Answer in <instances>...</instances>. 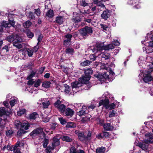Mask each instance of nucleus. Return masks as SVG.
<instances>
[{"label":"nucleus","mask_w":153,"mask_h":153,"mask_svg":"<svg viewBox=\"0 0 153 153\" xmlns=\"http://www.w3.org/2000/svg\"><path fill=\"white\" fill-rule=\"evenodd\" d=\"M38 116V115L37 113L34 112L29 115V118L30 120H35Z\"/></svg>","instance_id":"obj_33"},{"label":"nucleus","mask_w":153,"mask_h":153,"mask_svg":"<svg viewBox=\"0 0 153 153\" xmlns=\"http://www.w3.org/2000/svg\"><path fill=\"white\" fill-rule=\"evenodd\" d=\"M26 112V110L25 109H20L17 111V115L20 116L24 114Z\"/></svg>","instance_id":"obj_40"},{"label":"nucleus","mask_w":153,"mask_h":153,"mask_svg":"<svg viewBox=\"0 0 153 153\" xmlns=\"http://www.w3.org/2000/svg\"><path fill=\"white\" fill-rule=\"evenodd\" d=\"M90 78L89 76H86L85 75V76H83L82 78L79 79V81L82 84L84 83L85 84H87L89 80H90Z\"/></svg>","instance_id":"obj_19"},{"label":"nucleus","mask_w":153,"mask_h":153,"mask_svg":"<svg viewBox=\"0 0 153 153\" xmlns=\"http://www.w3.org/2000/svg\"><path fill=\"white\" fill-rule=\"evenodd\" d=\"M142 44L149 47L146 49V52L150 53L153 52V35L152 33H148L144 41H142Z\"/></svg>","instance_id":"obj_2"},{"label":"nucleus","mask_w":153,"mask_h":153,"mask_svg":"<svg viewBox=\"0 0 153 153\" xmlns=\"http://www.w3.org/2000/svg\"><path fill=\"white\" fill-rule=\"evenodd\" d=\"M78 81H75L71 83L72 88H77L82 86V83Z\"/></svg>","instance_id":"obj_26"},{"label":"nucleus","mask_w":153,"mask_h":153,"mask_svg":"<svg viewBox=\"0 0 153 153\" xmlns=\"http://www.w3.org/2000/svg\"><path fill=\"white\" fill-rule=\"evenodd\" d=\"M26 131L23 129L19 130L17 132V135L19 136H21L25 133Z\"/></svg>","instance_id":"obj_51"},{"label":"nucleus","mask_w":153,"mask_h":153,"mask_svg":"<svg viewBox=\"0 0 153 153\" xmlns=\"http://www.w3.org/2000/svg\"><path fill=\"white\" fill-rule=\"evenodd\" d=\"M103 127L104 129L106 131H111L113 129V127L110 123L104 124Z\"/></svg>","instance_id":"obj_25"},{"label":"nucleus","mask_w":153,"mask_h":153,"mask_svg":"<svg viewBox=\"0 0 153 153\" xmlns=\"http://www.w3.org/2000/svg\"><path fill=\"white\" fill-rule=\"evenodd\" d=\"M97 123L101 126H102L103 125L104 121L103 120H101L99 118H98L97 119Z\"/></svg>","instance_id":"obj_52"},{"label":"nucleus","mask_w":153,"mask_h":153,"mask_svg":"<svg viewBox=\"0 0 153 153\" xmlns=\"http://www.w3.org/2000/svg\"><path fill=\"white\" fill-rule=\"evenodd\" d=\"M65 19L63 16H58L56 18L55 21L56 23L61 25L65 21Z\"/></svg>","instance_id":"obj_20"},{"label":"nucleus","mask_w":153,"mask_h":153,"mask_svg":"<svg viewBox=\"0 0 153 153\" xmlns=\"http://www.w3.org/2000/svg\"><path fill=\"white\" fill-rule=\"evenodd\" d=\"M66 116L71 117L74 114V111L73 110L69 108H66L64 112Z\"/></svg>","instance_id":"obj_17"},{"label":"nucleus","mask_w":153,"mask_h":153,"mask_svg":"<svg viewBox=\"0 0 153 153\" xmlns=\"http://www.w3.org/2000/svg\"><path fill=\"white\" fill-rule=\"evenodd\" d=\"M7 150H10V151H13L14 149H16V146H14L13 147H11L9 145H7Z\"/></svg>","instance_id":"obj_56"},{"label":"nucleus","mask_w":153,"mask_h":153,"mask_svg":"<svg viewBox=\"0 0 153 153\" xmlns=\"http://www.w3.org/2000/svg\"><path fill=\"white\" fill-rule=\"evenodd\" d=\"M14 39V38L11 36H9L7 37V40L10 42H13Z\"/></svg>","instance_id":"obj_60"},{"label":"nucleus","mask_w":153,"mask_h":153,"mask_svg":"<svg viewBox=\"0 0 153 153\" xmlns=\"http://www.w3.org/2000/svg\"><path fill=\"white\" fill-rule=\"evenodd\" d=\"M18 102L17 98L15 97L11 98V100L10 101V103L11 107L14 106L15 104L17 103Z\"/></svg>","instance_id":"obj_27"},{"label":"nucleus","mask_w":153,"mask_h":153,"mask_svg":"<svg viewBox=\"0 0 153 153\" xmlns=\"http://www.w3.org/2000/svg\"><path fill=\"white\" fill-rule=\"evenodd\" d=\"M59 120L60 122V123L62 125H64L66 124V121L62 117L59 118Z\"/></svg>","instance_id":"obj_50"},{"label":"nucleus","mask_w":153,"mask_h":153,"mask_svg":"<svg viewBox=\"0 0 153 153\" xmlns=\"http://www.w3.org/2000/svg\"><path fill=\"white\" fill-rule=\"evenodd\" d=\"M96 56L94 54L90 55L89 56V58L92 61H94L96 59Z\"/></svg>","instance_id":"obj_61"},{"label":"nucleus","mask_w":153,"mask_h":153,"mask_svg":"<svg viewBox=\"0 0 153 153\" xmlns=\"http://www.w3.org/2000/svg\"><path fill=\"white\" fill-rule=\"evenodd\" d=\"M81 15L80 14L77 13L76 12L73 13V16L72 17V20L75 23H78L81 21Z\"/></svg>","instance_id":"obj_14"},{"label":"nucleus","mask_w":153,"mask_h":153,"mask_svg":"<svg viewBox=\"0 0 153 153\" xmlns=\"http://www.w3.org/2000/svg\"><path fill=\"white\" fill-rule=\"evenodd\" d=\"M64 86L65 87V92L66 94H69L70 90V87L68 85L66 84H65L64 85Z\"/></svg>","instance_id":"obj_44"},{"label":"nucleus","mask_w":153,"mask_h":153,"mask_svg":"<svg viewBox=\"0 0 153 153\" xmlns=\"http://www.w3.org/2000/svg\"><path fill=\"white\" fill-rule=\"evenodd\" d=\"M127 3L129 5H133L135 8L139 9L141 7V6L139 3V0H128Z\"/></svg>","instance_id":"obj_13"},{"label":"nucleus","mask_w":153,"mask_h":153,"mask_svg":"<svg viewBox=\"0 0 153 153\" xmlns=\"http://www.w3.org/2000/svg\"><path fill=\"white\" fill-rule=\"evenodd\" d=\"M35 13L38 16H39L40 14V10L39 9H35Z\"/></svg>","instance_id":"obj_63"},{"label":"nucleus","mask_w":153,"mask_h":153,"mask_svg":"<svg viewBox=\"0 0 153 153\" xmlns=\"http://www.w3.org/2000/svg\"><path fill=\"white\" fill-rule=\"evenodd\" d=\"M42 116V120L43 122H47L49 121L50 117H48L46 114H44Z\"/></svg>","instance_id":"obj_38"},{"label":"nucleus","mask_w":153,"mask_h":153,"mask_svg":"<svg viewBox=\"0 0 153 153\" xmlns=\"http://www.w3.org/2000/svg\"><path fill=\"white\" fill-rule=\"evenodd\" d=\"M62 140L63 141L67 142H71L72 141V139L71 138L67 136H63Z\"/></svg>","instance_id":"obj_39"},{"label":"nucleus","mask_w":153,"mask_h":153,"mask_svg":"<svg viewBox=\"0 0 153 153\" xmlns=\"http://www.w3.org/2000/svg\"><path fill=\"white\" fill-rule=\"evenodd\" d=\"M96 4L97 6L100 7H101L102 8L105 7V5L103 3H102V1H98V2Z\"/></svg>","instance_id":"obj_53"},{"label":"nucleus","mask_w":153,"mask_h":153,"mask_svg":"<svg viewBox=\"0 0 153 153\" xmlns=\"http://www.w3.org/2000/svg\"><path fill=\"white\" fill-rule=\"evenodd\" d=\"M46 16L48 18H52L54 16V13L53 10L50 9L46 13Z\"/></svg>","instance_id":"obj_28"},{"label":"nucleus","mask_w":153,"mask_h":153,"mask_svg":"<svg viewBox=\"0 0 153 153\" xmlns=\"http://www.w3.org/2000/svg\"><path fill=\"white\" fill-rule=\"evenodd\" d=\"M14 25L15 22L13 21H11L9 19L8 22L3 21L1 25H0V35L4 31V28L5 29L12 26L14 27Z\"/></svg>","instance_id":"obj_6"},{"label":"nucleus","mask_w":153,"mask_h":153,"mask_svg":"<svg viewBox=\"0 0 153 153\" xmlns=\"http://www.w3.org/2000/svg\"><path fill=\"white\" fill-rule=\"evenodd\" d=\"M80 34L83 36H88V34L93 32L92 28L91 27L86 26L79 30Z\"/></svg>","instance_id":"obj_8"},{"label":"nucleus","mask_w":153,"mask_h":153,"mask_svg":"<svg viewBox=\"0 0 153 153\" xmlns=\"http://www.w3.org/2000/svg\"><path fill=\"white\" fill-rule=\"evenodd\" d=\"M61 101L58 100L54 104V106L60 112L63 113L66 108V107L64 104H61Z\"/></svg>","instance_id":"obj_12"},{"label":"nucleus","mask_w":153,"mask_h":153,"mask_svg":"<svg viewBox=\"0 0 153 153\" xmlns=\"http://www.w3.org/2000/svg\"><path fill=\"white\" fill-rule=\"evenodd\" d=\"M85 75L91 78V75L93 73V71L91 68H88L84 70Z\"/></svg>","instance_id":"obj_24"},{"label":"nucleus","mask_w":153,"mask_h":153,"mask_svg":"<svg viewBox=\"0 0 153 153\" xmlns=\"http://www.w3.org/2000/svg\"><path fill=\"white\" fill-rule=\"evenodd\" d=\"M108 97H105L104 99L100 100L99 102H97V101L93 100L91 103L90 105L88 106V108L90 109H94L96 106L99 107L100 106L103 105L106 109L107 108V106L109 104V102L108 99L107 98Z\"/></svg>","instance_id":"obj_4"},{"label":"nucleus","mask_w":153,"mask_h":153,"mask_svg":"<svg viewBox=\"0 0 153 153\" xmlns=\"http://www.w3.org/2000/svg\"><path fill=\"white\" fill-rule=\"evenodd\" d=\"M78 137L80 140L83 141L86 140V136L84 135L83 133L82 132H79V134Z\"/></svg>","instance_id":"obj_32"},{"label":"nucleus","mask_w":153,"mask_h":153,"mask_svg":"<svg viewBox=\"0 0 153 153\" xmlns=\"http://www.w3.org/2000/svg\"><path fill=\"white\" fill-rule=\"evenodd\" d=\"M140 72L139 76L140 77H141L142 78H143L142 76L144 77L143 79L145 82H148L152 79V77L150 73L147 72L146 70L140 71Z\"/></svg>","instance_id":"obj_5"},{"label":"nucleus","mask_w":153,"mask_h":153,"mask_svg":"<svg viewBox=\"0 0 153 153\" xmlns=\"http://www.w3.org/2000/svg\"><path fill=\"white\" fill-rule=\"evenodd\" d=\"M91 132L88 131L87 136L86 137V140H90L91 138Z\"/></svg>","instance_id":"obj_62"},{"label":"nucleus","mask_w":153,"mask_h":153,"mask_svg":"<svg viewBox=\"0 0 153 153\" xmlns=\"http://www.w3.org/2000/svg\"><path fill=\"white\" fill-rule=\"evenodd\" d=\"M70 153H77L75 148L74 147H72L70 149Z\"/></svg>","instance_id":"obj_64"},{"label":"nucleus","mask_w":153,"mask_h":153,"mask_svg":"<svg viewBox=\"0 0 153 153\" xmlns=\"http://www.w3.org/2000/svg\"><path fill=\"white\" fill-rule=\"evenodd\" d=\"M76 126V124L72 122H70L67 123L66 127L67 128H74Z\"/></svg>","instance_id":"obj_31"},{"label":"nucleus","mask_w":153,"mask_h":153,"mask_svg":"<svg viewBox=\"0 0 153 153\" xmlns=\"http://www.w3.org/2000/svg\"><path fill=\"white\" fill-rule=\"evenodd\" d=\"M103 75L104 76V77H105V80L106 79H108L110 81L111 80V79H110L109 76V75H108V74H107L106 73H104L103 74Z\"/></svg>","instance_id":"obj_54"},{"label":"nucleus","mask_w":153,"mask_h":153,"mask_svg":"<svg viewBox=\"0 0 153 153\" xmlns=\"http://www.w3.org/2000/svg\"><path fill=\"white\" fill-rule=\"evenodd\" d=\"M15 125L17 129L22 128L26 130H27L30 126V124L26 120L24 121L22 123L19 121L16 120Z\"/></svg>","instance_id":"obj_7"},{"label":"nucleus","mask_w":153,"mask_h":153,"mask_svg":"<svg viewBox=\"0 0 153 153\" xmlns=\"http://www.w3.org/2000/svg\"><path fill=\"white\" fill-rule=\"evenodd\" d=\"M117 114L116 111L114 110H112L109 113V117L111 118L114 117Z\"/></svg>","instance_id":"obj_41"},{"label":"nucleus","mask_w":153,"mask_h":153,"mask_svg":"<svg viewBox=\"0 0 153 153\" xmlns=\"http://www.w3.org/2000/svg\"><path fill=\"white\" fill-rule=\"evenodd\" d=\"M105 150V148L104 147L99 148L96 149V152L97 153H104Z\"/></svg>","instance_id":"obj_35"},{"label":"nucleus","mask_w":153,"mask_h":153,"mask_svg":"<svg viewBox=\"0 0 153 153\" xmlns=\"http://www.w3.org/2000/svg\"><path fill=\"white\" fill-rule=\"evenodd\" d=\"M39 134L40 135H41V137H42L45 138V133L43 132V129L41 128L35 129L30 134V135L33 137H35L36 135Z\"/></svg>","instance_id":"obj_11"},{"label":"nucleus","mask_w":153,"mask_h":153,"mask_svg":"<svg viewBox=\"0 0 153 153\" xmlns=\"http://www.w3.org/2000/svg\"><path fill=\"white\" fill-rule=\"evenodd\" d=\"M35 73L33 72H32L31 74H30L29 76H28L27 78V79H29L31 78H32L35 75Z\"/></svg>","instance_id":"obj_58"},{"label":"nucleus","mask_w":153,"mask_h":153,"mask_svg":"<svg viewBox=\"0 0 153 153\" xmlns=\"http://www.w3.org/2000/svg\"><path fill=\"white\" fill-rule=\"evenodd\" d=\"M146 138L144 140V142L140 143L139 146L143 150H147L148 148L147 144L153 143V134L152 133H148L145 134Z\"/></svg>","instance_id":"obj_3"},{"label":"nucleus","mask_w":153,"mask_h":153,"mask_svg":"<svg viewBox=\"0 0 153 153\" xmlns=\"http://www.w3.org/2000/svg\"><path fill=\"white\" fill-rule=\"evenodd\" d=\"M145 58H143V57H140L139 58V60L138 61V62L139 66H141V64H143L144 63H145L146 62V60L145 61Z\"/></svg>","instance_id":"obj_30"},{"label":"nucleus","mask_w":153,"mask_h":153,"mask_svg":"<svg viewBox=\"0 0 153 153\" xmlns=\"http://www.w3.org/2000/svg\"><path fill=\"white\" fill-rule=\"evenodd\" d=\"M43 138H44V140L43 142V146L44 148H46L47 147V145L48 144V140L45 138H45H43V137H42V139Z\"/></svg>","instance_id":"obj_46"},{"label":"nucleus","mask_w":153,"mask_h":153,"mask_svg":"<svg viewBox=\"0 0 153 153\" xmlns=\"http://www.w3.org/2000/svg\"><path fill=\"white\" fill-rule=\"evenodd\" d=\"M97 78L101 81H105V79L103 75H99L97 76Z\"/></svg>","instance_id":"obj_47"},{"label":"nucleus","mask_w":153,"mask_h":153,"mask_svg":"<svg viewBox=\"0 0 153 153\" xmlns=\"http://www.w3.org/2000/svg\"><path fill=\"white\" fill-rule=\"evenodd\" d=\"M112 45L116 46H118L120 45V42L117 40H114V41L112 42Z\"/></svg>","instance_id":"obj_55"},{"label":"nucleus","mask_w":153,"mask_h":153,"mask_svg":"<svg viewBox=\"0 0 153 153\" xmlns=\"http://www.w3.org/2000/svg\"><path fill=\"white\" fill-rule=\"evenodd\" d=\"M19 51L22 52V56H24L23 58L24 59H26L28 57L27 54L29 57H30L32 56L33 53V49L30 48H27L26 51H25L24 49H22Z\"/></svg>","instance_id":"obj_9"},{"label":"nucleus","mask_w":153,"mask_h":153,"mask_svg":"<svg viewBox=\"0 0 153 153\" xmlns=\"http://www.w3.org/2000/svg\"><path fill=\"white\" fill-rule=\"evenodd\" d=\"M110 14V11L109 10H106L103 12L101 15V17L102 19L106 20L109 17Z\"/></svg>","instance_id":"obj_16"},{"label":"nucleus","mask_w":153,"mask_h":153,"mask_svg":"<svg viewBox=\"0 0 153 153\" xmlns=\"http://www.w3.org/2000/svg\"><path fill=\"white\" fill-rule=\"evenodd\" d=\"M41 80L39 79L37 80V81L35 82V83L34 84V86L35 87H37L39 86L40 84L41 83Z\"/></svg>","instance_id":"obj_59"},{"label":"nucleus","mask_w":153,"mask_h":153,"mask_svg":"<svg viewBox=\"0 0 153 153\" xmlns=\"http://www.w3.org/2000/svg\"><path fill=\"white\" fill-rule=\"evenodd\" d=\"M53 142L52 143L53 146L54 145H58L59 144V139L56 137H54L53 138Z\"/></svg>","instance_id":"obj_37"},{"label":"nucleus","mask_w":153,"mask_h":153,"mask_svg":"<svg viewBox=\"0 0 153 153\" xmlns=\"http://www.w3.org/2000/svg\"><path fill=\"white\" fill-rule=\"evenodd\" d=\"M72 35L70 34H67L65 36V38L67 39L64 41V45H69L70 44V41L72 37Z\"/></svg>","instance_id":"obj_18"},{"label":"nucleus","mask_w":153,"mask_h":153,"mask_svg":"<svg viewBox=\"0 0 153 153\" xmlns=\"http://www.w3.org/2000/svg\"><path fill=\"white\" fill-rule=\"evenodd\" d=\"M9 114L10 112L6 111L4 108L1 107L0 108V116H2L4 115L7 116Z\"/></svg>","instance_id":"obj_23"},{"label":"nucleus","mask_w":153,"mask_h":153,"mask_svg":"<svg viewBox=\"0 0 153 153\" xmlns=\"http://www.w3.org/2000/svg\"><path fill=\"white\" fill-rule=\"evenodd\" d=\"M150 55H149V56H148L146 59V62L148 63L146 65L149 71L147 72H149L150 71L152 72L153 71V58H152Z\"/></svg>","instance_id":"obj_10"},{"label":"nucleus","mask_w":153,"mask_h":153,"mask_svg":"<svg viewBox=\"0 0 153 153\" xmlns=\"http://www.w3.org/2000/svg\"><path fill=\"white\" fill-rule=\"evenodd\" d=\"M87 112V108L85 106H83L81 110L77 112V114L80 116H81L85 114Z\"/></svg>","instance_id":"obj_21"},{"label":"nucleus","mask_w":153,"mask_h":153,"mask_svg":"<svg viewBox=\"0 0 153 153\" xmlns=\"http://www.w3.org/2000/svg\"><path fill=\"white\" fill-rule=\"evenodd\" d=\"M13 44L14 46L18 49H20L25 46L24 43H20L16 41L13 42Z\"/></svg>","instance_id":"obj_22"},{"label":"nucleus","mask_w":153,"mask_h":153,"mask_svg":"<svg viewBox=\"0 0 153 153\" xmlns=\"http://www.w3.org/2000/svg\"><path fill=\"white\" fill-rule=\"evenodd\" d=\"M32 23L31 22H30L29 21H27L25 22L23 24V26L25 27L26 28H28L30 27Z\"/></svg>","instance_id":"obj_34"},{"label":"nucleus","mask_w":153,"mask_h":153,"mask_svg":"<svg viewBox=\"0 0 153 153\" xmlns=\"http://www.w3.org/2000/svg\"><path fill=\"white\" fill-rule=\"evenodd\" d=\"M80 4L82 6L85 7L88 6L89 3L88 0H81Z\"/></svg>","instance_id":"obj_36"},{"label":"nucleus","mask_w":153,"mask_h":153,"mask_svg":"<svg viewBox=\"0 0 153 153\" xmlns=\"http://www.w3.org/2000/svg\"><path fill=\"white\" fill-rule=\"evenodd\" d=\"M116 106V105L114 103H113L110 104H108L107 106V108H106V109H108L109 110H111L114 109Z\"/></svg>","instance_id":"obj_42"},{"label":"nucleus","mask_w":153,"mask_h":153,"mask_svg":"<svg viewBox=\"0 0 153 153\" xmlns=\"http://www.w3.org/2000/svg\"><path fill=\"white\" fill-rule=\"evenodd\" d=\"M50 84L51 82L49 81L45 82L43 83L42 86L43 87L48 88L50 87Z\"/></svg>","instance_id":"obj_43"},{"label":"nucleus","mask_w":153,"mask_h":153,"mask_svg":"<svg viewBox=\"0 0 153 153\" xmlns=\"http://www.w3.org/2000/svg\"><path fill=\"white\" fill-rule=\"evenodd\" d=\"M53 148L50 146H48L45 149L46 152L47 153H50L51 151L53 150L54 147L53 146Z\"/></svg>","instance_id":"obj_48"},{"label":"nucleus","mask_w":153,"mask_h":153,"mask_svg":"<svg viewBox=\"0 0 153 153\" xmlns=\"http://www.w3.org/2000/svg\"><path fill=\"white\" fill-rule=\"evenodd\" d=\"M66 53L70 55H73L74 53V49L72 48H68L65 50Z\"/></svg>","instance_id":"obj_29"},{"label":"nucleus","mask_w":153,"mask_h":153,"mask_svg":"<svg viewBox=\"0 0 153 153\" xmlns=\"http://www.w3.org/2000/svg\"><path fill=\"white\" fill-rule=\"evenodd\" d=\"M26 33L27 36L29 38H32L33 36V34L29 30H27L26 32Z\"/></svg>","instance_id":"obj_45"},{"label":"nucleus","mask_w":153,"mask_h":153,"mask_svg":"<svg viewBox=\"0 0 153 153\" xmlns=\"http://www.w3.org/2000/svg\"><path fill=\"white\" fill-rule=\"evenodd\" d=\"M91 62L88 60H86L81 63V65L83 66H85L89 65L91 63Z\"/></svg>","instance_id":"obj_57"},{"label":"nucleus","mask_w":153,"mask_h":153,"mask_svg":"<svg viewBox=\"0 0 153 153\" xmlns=\"http://www.w3.org/2000/svg\"><path fill=\"white\" fill-rule=\"evenodd\" d=\"M74 106L77 110H78L79 109L82 108L83 106H82L80 104L75 103L74 105Z\"/></svg>","instance_id":"obj_49"},{"label":"nucleus","mask_w":153,"mask_h":153,"mask_svg":"<svg viewBox=\"0 0 153 153\" xmlns=\"http://www.w3.org/2000/svg\"><path fill=\"white\" fill-rule=\"evenodd\" d=\"M103 44V43H97L95 47L92 49V51L93 52L95 53L100 52V53L98 54V55L100 54L101 53H103V54L102 55V58L106 60L111 57L110 53H107L106 51L114 49V47L111 44L106 45H104Z\"/></svg>","instance_id":"obj_1"},{"label":"nucleus","mask_w":153,"mask_h":153,"mask_svg":"<svg viewBox=\"0 0 153 153\" xmlns=\"http://www.w3.org/2000/svg\"><path fill=\"white\" fill-rule=\"evenodd\" d=\"M39 102H42L44 108H47L50 105L49 100L48 98H42L39 100Z\"/></svg>","instance_id":"obj_15"}]
</instances>
